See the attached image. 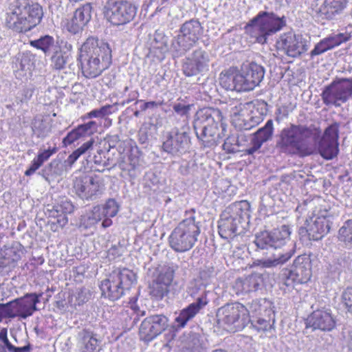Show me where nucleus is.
<instances>
[{
	"label": "nucleus",
	"instance_id": "19",
	"mask_svg": "<svg viewBox=\"0 0 352 352\" xmlns=\"http://www.w3.org/2000/svg\"><path fill=\"white\" fill-rule=\"evenodd\" d=\"M73 188L80 198L86 200L94 199L101 193L99 180L87 175L76 177L74 180Z\"/></svg>",
	"mask_w": 352,
	"mask_h": 352
},
{
	"label": "nucleus",
	"instance_id": "4",
	"mask_svg": "<svg viewBox=\"0 0 352 352\" xmlns=\"http://www.w3.org/2000/svg\"><path fill=\"white\" fill-rule=\"evenodd\" d=\"M43 9L29 0H14L6 13V26L17 32H26L36 27L43 17Z\"/></svg>",
	"mask_w": 352,
	"mask_h": 352
},
{
	"label": "nucleus",
	"instance_id": "56",
	"mask_svg": "<svg viewBox=\"0 0 352 352\" xmlns=\"http://www.w3.org/2000/svg\"><path fill=\"white\" fill-rule=\"evenodd\" d=\"M82 136L93 134L97 129V124L95 121H89L87 123L80 124L78 127Z\"/></svg>",
	"mask_w": 352,
	"mask_h": 352
},
{
	"label": "nucleus",
	"instance_id": "55",
	"mask_svg": "<svg viewBox=\"0 0 352 352\" xmlns=\"http://www.w3.org/2000/svg\"><path fill=\"white\" fill-rule=\"evenodd\" d=\"M34 92V88L33 86H27L18 93L16 99L19 100L21 103L27 102L31 99Z\"/></svg>",
	"mask_w": 352,
	"mask_h": 352
},
{
	"label": "nucleus",
	"instance_id": "8",
	"mask_svg": "<svg viewBox=\"0 0 352 352\" xmlns=\"http://www.w3.org/2000/svg\"><path fill=\"white\" fill-rule=\"evenodd\" d=\"M202 32V28L197 20H190L180 28V34L171 43L170 51L174 58H179L190 50L198 41Z\"/></svg>",
	"mask_w": 352,
	"mask_h": 352
},
{
	"label": "nucleus",
	"instance_id": "57",
	"mask_svg": "<svg viewBox=\"0 0 352 352\" xmlns=\"http://www.w3.org/2000/svg\"><path fill=\"white\" fill-rule=\"evenodd\" d=\"M56 151L57 148L56 146L49 147L47 149L45 150H40L36 157V160L43 164L45 162L48 160L52 155L56 153Z\"/></svg>",
	"mask_w": 352,
	"mask_h": 352
},
{
	"label": "nucleus",
	"instance_id": "1",
	"mask_svg": "<svg viewBox=\"0 0 352 352\" xmlns=\"http://www.w3.org/2000/svg\"><path fill=\"white\" fill-rule=\"evenodd\" d=\"M338 124L329 126L322 134L314 124L290 123L283 128L276 139V148L282 154L305 157L317 153L329 160L337 156Z\"/></svg>",
	"mask_w": 352,
	"mask_h": 352
},
{
	"label": "nucleus",
	"instance_id": "48",
	"mask_svg": "<svg viewBox=\"0 0 352 352\" xmlns=\"http://www.w3.org/2000/svg\"><path fill=\"white\" fill-rule=\"evenodd\" d=\"M69 56L62 54L60 52H56L52 57V66L57 70L63 69L68 61Z\"/></svg>",
	"mask_w": 352,
	"mask_h": 352
},
{
	"label": "nucleus",
	"instance_id": "37",
	"mask_svg": "<svg viewBox=\"0 0 352 352\" xmlns=\"http://www.w3.org/2000/svg\"><path fill=\"white\" fill-rule=\"evenodd\" d=\"M128 160H129V164L123 163L121 164V169L122 170L131 173L136 170L141 166L140 153L137 147L129 149Z\"/></svg>",
	"mask_w": 352,
	"mask_h": 352
},
{
	"label": "nucleus",
	"instance_id": "52",
	"mask_svg": "<svg viewBox=\"0 0 352 352\" xmlns=\"http://www.w3.org/2000/svg\"><path fill=\"white\" fill-rule=\"evenodd\" d=\"M342 303L347 311L352 314V287H348L343 292Z\"/></svg>",
	"mask_w": 352,
	"mask_h": 352
},
{
	"label": "nucleus",
	"instance_id": "41",
	"mask_svg": "<svg viewBox=\"0 0 352 352\" xmlns=\"http://www.w3.org/2000/svg\"><path fill=\"white\" fill-rule=\"evenodd\" d=\"M74 206L69 201H65L63 205L54 206L52 210L47 209L50 211L49 217L61 218L58 220H67V217L64 215L61 217L62 214L71 213L73 211Z\"/></svg>",
	"mask_w": 352,
	"mask_h": 352
},
{
	"label": "nucleus",
	"instance_id": "11",
	"mask_svg": "<svg viewBox=\"0 0 352 352\" xmlns=\"http://www.w3.org/2000/svg\"><path fill=\"white\" fill-rule=\"evenodd\" d=\"M352 97V78H339L326 87L322 93L327 105L340 106Z\"/></svg>",
	"mask_w": 352,
	"mask_h": 352
},
{
	"label": "nucleus",
	"instance_id": "9",
	"mask_svg": "<svg viewBox=\"0 0 352 352\" xmlns=\"http://www.w3.org/2000/svg\"><path fill=\"white\" fill-rule=\"evenodd\" d=\"M199 233L198 223L181 221L169 237L170 245L178 252L188 251L194 246Z\"/></svg>",
	"mask_w": 352,
	"mask_h": 352
},
{
	"label": "nucleus",
	"instance_id": "21",
	"mask_svg": "<svg viewBox=\"0 0 352 352\" xmlns=\"http://www.w3.org/2000/svg\"><path fill=\"white\" fill-rule=\"evenodd\" d=\"M240 71L243 77L247 91H252L258 86L265 76L264 67L255 62L243 63Z\"/></svg>",
	"mask_w": 352,
	"mask_h": 352
},
{
	"label": "nucleus",
	"instance_id": "12",
	"mask_svg": "<svg viewBox=\"0 0 352 352\" xmlns=\"http://www.w3.org/2000/svg\"><path fill=\"white\" fill-rule=\"evenodd\" d=\"M190 146V138L189 128L187 126L180 129L174 128L168 132L162 144L164 151L177 156L188 152Z\"/></svg>",
	"mask_w": 352,
	"mask_h": 352
},
{
	"label": "nucleus",
	"instance_id": "17",
	"mask_svg": "<svg viewBox=\"0 0 352 352\" xmlns=\"http://www.w3.org/2000/svg\"><path fill=\"white\" fill-rule=\"evenodd\" d=\"M210 62V55L206 51L195 50L184 60L183 73L188 77L203 74L209 70Z\"/></svg>",
	"mask_w": 352,
	"mask_h": 352
},
{
	"label": "nucleus",
	"instance_id": "49",
	"mask_svg": "<svg viewBox=\"0 0 352 352\" xmlns=\"http://www.w3.org/2000/svg\"><path fill=\"white\" fill-rule=\"evenodd\" d=\"M274 259L269 258L264 262V265L265 267L275 266L278 264L284 263L291 258L292 254L290 252H287L285 254L278 252V254H274Z\"/></svg>",
	"mask_w": 352,
	"mask_h": 352
},
{
	"label": "nucleus",
	"instance_id": "16",
	"mask_svg": "<svg viewBox=\"0 0 352 352\" xmlns=\"http://www.w3.org/2000/svg\"><path fill=\"white\" fill-rule=\"evenodd\" d=\"M283 275L285 277L284 284L287 287H293L294 283L303 284L311 276V259L307 255L298 256L294 261L290 270H286Z\"/></svg>",
	"mask_w": 352,
	"mask_h": 352
},
{
	"label": "nucleus",
	"instance_id": "51",
	"mask_svg": "<svg viewBox=\"0 0 352 352\" xmlns=\"http://www.w3.org/2000/svg\"><path fill=\"white\" fill-rule=\"evenodd\" d=\"M252 326L258 331H267L272 328L270 320L258 318L256 320H251Z\"/></svg>",
	"mask_w": 352,
	"mask_h": 352
},
{
	"label": "nucleus",
	"instance_id": "58",
	"mask_svg": "<svg viewBox=\"0 0 352 352\" xmlns=\"http://www.w3.org/2000/svg\"><path fill=\"white\" fill-rule=\"evenodd\" d=\"M82 137V133H80L78 128L73 129L72 131L67 133L66 137L63 140V144L65 146L73 144L74 142Z\"/></svg>",
	"mask_w": 352,
	"mask_h": 352
},
{
	"label": "nucleus",
	"instance_id": "13",
	"mask_svg": "<svg viewBox=\"0 0 352 352\" xmlns=\"http://www.w3.org/2000/svg\"><path fill=\"white\" fill-rule=\"evenodd\" d=\"M41 296L42 294L30 293L7 302V318L11 319L19 317L25 319L31 316L37 310L36 304L40 302Z\"/></svg>",
	"mask_w": 352,
	"mask_h": 352
},
{
	"label": "nucleus",
	"instance_id": "38",
	"mask_svg": "<svg viewBox=\"0 0 352 352\" xmlns=\"http://www.w3.org/2000/svg\"><path fill=\"white\" fill-rule=\"evenodd\" d=\"M118 102H116L113 104H106L99 109H95L87 113L85 116L86 118H104L107 116L111 115L116 111L118 109L117 106Z\"/></svg>",
	"mask_w": 352,
	"mask_h": 352
},
{
	"label": "nucleus",
	"instance_id": "25",
	"mask_svg": "<svg viewBox=\"0 0 352 352\" xmlns=\"http://www.w3.org/2000/svg\"><path fill=\"white\" fill-rule=\"evenodd\" d=\"M263 285V276L258 273H253L245 278L236 279L234 283L233 289L237 295H241L256 292Z\"/></svg>",
	"mask_w": 352,
	"mask_h": 352
},
{
	"label": "nucleus",
	"instance_id": "6",
	"mask_svg": "<svg viewBox=\"0 0 352 352\" xmlns=\"http://www.w3.org/2000/svg\"><path fill=\"white\" fill-rule=\"evenodd\" d=\"M217 318L219 324L233 331L244 329L250 321L248 309L239 302L228 303L220 307Z\"/></svg>",
	"mask_w": 352,
	"mask_h": 352
},
{
	"label": "nucleus",
	"instance_id": "7",
	"mask_svg": "<svg viewBox=\"0 0 352 352\" xmlns=\"http://www.w3.org/2000/svg\"><path fill=\"white\" fill-rule=\"evenodd\" d=\"M253 36L258 43L264 44L267 37L276 34L286 25V18L274 12H260L252 21Z\"/></svg>",
	"mask_w": 352,
	"mask_h": 352
},
{
	"label": "nucleus",
	"instance_id": "2",
	"mask_svg": "<svg viewBox=\"0 0 352 352\" xmlns=\"http://www.w3.org/2000/svg\"><path fill=\"white\" fill-rule=\"evenodd\" d=\"M82 72L86 78L100 76L111 63V50L109 45L90 37L80 48L78 58Z\"/></svg>",
	"mask_w": 352,
	"mask_h": 352
},
{
	"label": "nucleus",
	"instance_id": "22",
	"mask_svg": "<svg viewBox=\"0 0 352 352\" xmlns=\"http://www.w3.org/2000/svg\"><path fill=\"white\" fill-rule=\"evenodd\" d=\"M221 86L228 91H247L241 71L234 67L223 70L219 75Z\"/></svg>",
	"mask_w": 352,
	"mask_h": 352
},
{
	"label": "nucleus",
	"instance_id": "64",
	"mask_svg": "<svg viewBox=\"0 0 352 352\" xmlns=\"http://www.w3.org/2000/svg\"><path fill=\"white\" fill-rule=\"evenodd\" d=\"M107 142L109 146V150L110 148H113L118 146V151L119 153L122 150L124 151V149L122 148V146L124 143L120 142L119 137L117 135L109 136L107 138Z\"/></svg>",
	"mask_w": 352,
	"mask_h": 352
},
{
	"label": "nucleus",
	"instance_id": "62",
	"mask_svg": "<svg viewBox=\"0 0 352 352\" xmlns=\"http://www.w3.org/2000/svg\"><path fill=\"white\" fill-rule=\"evenodd\" d=\"M191 105L175 102L173 105L174 111L180 116H187L190 110Z\"/></svg>",
	"mask_w": 352,
	"mask_h": 352
},
{
	"label": "nucleus",
	"instance_id": "26",
	"mask_svg": "<svg viewBox=\"0 0 352 352\" xmlns=\"http://www.w3.org/2000/svg\"><path fill=\"white\" fill-rule=\"evenodd\" d=\"M251 213L250 203L243 200L227 207L222 212L220 220H250Z\"/></svg>",
	"mask_w": 352,
	"mask_h": 352
},
{
	"label": "nucleus",
	"instance_id": "61",
	"mask_svg": "<svg viewBox=\"0 0 352 352\" xmlns=\"http://www.w3.org/2000/svg\"><path fill=\"white\" fill-rule=\"evenodd\" d=\"M0 341L1 342L0 346H3V349H6V350H7L8 352L12 351L15 346L9 341L7 336L6 329H2L0 331Z\"/></svg>",
	"mask_w": 352,
	"mask_h": 352
},
{
	"label": "nucleus",
	"instance_id": "53",
	"mask_svg": "<svg viewBox=\"0 0 352 352\" xmlns=\"http://www.w3.org/2000/svg\"><path fill=\"white\" fill-rule=\"evenodd\" d=\"M85 26L83 23L79 22L76 17L73 16L71 20L67 22L66 28L69 32L75 34L81 32Z\"/></svg>",
	"mask_w": 352,
	"mask_h": 352
},
{
	"label": "nucleus",
	"instance_id": "63",
	"mask_svg": "<svg viewBox=\"0 0 352 352\" xmlns=\"http://www.w3.org/2000/svg\"><path fill=\"white\" fill-rule=\"evenodd\" d=\"M173 279V274L170 271H166L164 273H160L155 280L158 283L165 285L168 288Z\"/></svg>",
	"mask_w": 352,
	"mask_h": 352
},
{
	"label": "nucleus",
	"instance_id": "47",
	"mask_svg": "<svg viewBox=\"0 0 352 352\" xmlns=\"http://www.w3.org/2000/svg\"><path fill=\"white\" fill-rule=\"evenodd\" d=\"M168 292V287L154 280L150 286V294L156 299H162Z\"/></svg>",
	"mask_w": 352,
	"mask_h": 352
},
{
	"label": "nucleus",
	"instance_id": "59",
	"mask_svg": "<svg viewBox=\"0 0 352 352\" xmlns=\"http://www.w3.org/2000/svg\"><path fill=\"white\" fill-rule=\"evenodd\" d=\"M96 153H97L95 154L93 157V160L96 165L102 168H104L110 165L109 160H106L105 157L102 156V155L104 154L103 150L100 148H97Z\"/></svg>",
	"mask_w": 352,
	"mask_h": 352
},
{
	"label": "nucleus",
	"instance_id": "28",
	"mask_svg": "<svg viewBox=\"0 0 352 352\" xmlns=\"http://www.w3.org/2000/svg\"><path fill=\"white\" fill-rule=\"evenodd\" d=\"M349 0H324L318 9V14L326 19H333L346 7Z\"/></svg>",
	"mask_w": 352,
	"mask_h": 352
},
{
	"label": "nucleus",
	"instance_id": "27",
	"mask_svg": "<svg viewBox=\"0 0 352 352\" xmlns=\"http://www.w3.org/2000/svg\"><path fill=\"white\" fill-rule=\"evenodd\" d=\"M119 210V206L113 199H108L104 205L94 206L88 220H111Z\"/></svg>",
	"mask_w": 352,
	"mask_h": 352
},
{
	"label": "nucleus",
	"instance_id": "54",
	"mask_svg": "<svg viewBox=\"0 0 352 352\" xmlns=\"http://www.w3.org/2000/svg\"><path fill=\"white\" fill-rule=\"evenodd\" d=\"M216 275L217 271L212 265L205 266L199 272L200 278L205 282L210 280L212 278H214Z\"/></svg>",
	"mask_w": 352,
	"mask_h": 352
},
{
	"label": "nucleus",
	"instance_id": "18",
	"mask_svg": "<svg viewBox=\"0 0 352 352\" xmlns=\"http://www.w3.org/2000/svg\"><path fill=\"white\" fill-rule=\"evenodd\" d=\"M168 319L162 314L151 315L141 323L140 336L144 341H151L161 334L168 327Z\"/></svg>",
	"mask_w": 352,
	"mask_h": 352
},
{
	"label": "nucleus",
	"instance_id": "42",
	"mask_svg": "<svg viewBox=\"0 0 352 352\" xmlns=\"http://www.w3.org/2000/svg\"><path fill=\"white\" fill-rule=\"evenodd\" d=\"M338 238L346 246H352V221H345L339 230Z\"/></svg>",
	"mask_w": 352,
	"mask_h": 352
},
{
	"label": "nucleus",
	"instance_id": "30",
	"mask_svg": "<svg viewBox=\"0 0 352 352\" xmlns=\"http://www.w3.org/2000/svg\"><path fill=\"white\" fill-rule=\"evenodd\" d=\"M272 303L266 298L253 300L249 306V314H255L256 316H270L272 313Z\"/></svg>",
	"mask_w": 352,
	"mask_h": 352
},
{
	"label": "nucleus",
	"instance_id": "23",
	"mask_svg": "<svg viewBox=\"0 0 352 352\" xmlns=\"http://www.w3.org/2000/svg\"><path fill=\"white\" fill-rule=\"evenodd\" d=\"M78 352H98L101 340L98 334L89 329L80 331L76 337Z\"/></svg>",
	"mask_w": 352,
	"mask_h": 352
},
{
	"label": "nucleus",
	"instance_id": "3",
	"mask_svg": "<svg viewBox=\"0 0 352 352\" xmlns=\"http://www.w3.org/2000/svg\"><path fill=\"white\" fill-rule=\"evenodd\" d=\"M226 126L218 109L203 108L195 116L193 128L197 139L205 147L217 145L226 136Z\"/></svg>",
	"mask_w": 352,
	"mask_h": 352
},
{
	"label": "nucleus",
	"instance_id": "35",
	"mask_svg": "<svg viewBox=\"0 0 352 352\" xmlns=\"http://www.w3.org/2000/svg\"><path fill=\"white\" fill-rule=\"evenodd\" d=\"M18 63H16L17 71L16 73L19 76H26L30 74L33 67L34 57L28 53H23L18 58Z\"/></svg>",
	"mask_w": 352,
	"mask_h": 352
},
{
	"label": "nucleus",
	"instance_id": "40",
	"mask_svg": "<svg viewBox=\"0 0 352 352\" xmlns=\"http://www.w3.org/2000/svg\"><path fill=\"white\" fill-rule=\"evenodd\" d=\"M254 242L257 248L261 250L275 249V243L272 239V235L271 232L267 231L262 232L256 235Z\"/></svg>",
	"mask_w": 352,
	"mask_h": 352
},
{
	"label": "nucleus",
	"instance_id": "31",
	"mask_svg": "<svg viewBox=\"0 0 352 352\" xmlns=\"http://www.w3.org/2000/svg\"><path fill=\"white\" fill-rule=\"evenodd\" d=\"M273 131V122L272 120H269L263 127L260 128L254 134L252 140L256 142V146L261 147L262 144L272 137Z\"/></svg>",
	"mask_w": 352,
	"mask_h": 352
},
{
	"label": "nucleus",
	"instance_id": "39",
	"mask_svg": "<svg viewBox=\"0 0 352 352\" xmlns=\"http://www.w3.org/2000/svg\"><path fill=\"white\" fill-rule=\"evenodd\" d=\"M219 233L222 238L228 239L240 234L234 221H218Z\"/></svg>",
	"mask_w": 352,
	"mask_h": 352
},
{
	"label": "nucleus",
	"instance_id": "32",
	"mask_svg": "<svg viewBox=\"0 0 352 352\" xmlns=\"http://www.w3.org/2000/svg\"><path fill=\"white\" fill-rule=\"evenodd\" d=\"M271 234L275 243V249H277L284 245L289 240L291 230L288 226L283 225L274 229Z\"/></svg>",
	"mask_w": 352,
	"mask_h": 352
},
{
	"label": "nucleus",
	"instance_id": "60",
	"mask_svg": "<svg viewBox=\"0 0 352 352\" xmlns=\"http://www.w3.org/2000/svg\"><path fill=\"white\" fill-rule=\"evenodd\" d=\"M328 50H329V48L325 39L323 38L315 45L314 48L310 52V56L313 58L316 56L322 54Z\"/></svg>",
	"mask_w": 352,
	"mask_h": 352
},
{
	"label": "nucleus",
	"instance_id": "14",
	"mask_svg": "<svg viewBox=\"0 0 352 352\" xmlns=\"http://www.w3.org/2000/svg\"><path fill=\"white\" fill-rule=\"evenodd\" d=\"M200 290L201 287L196 284H192V285L188 287V293L193 297L198 295ZM207 294L208 292L204 288L201 289L200 295L197 296L196 301L190 304L187 307L180 311L179 316L175 319V327L177 328H184L188 321L195 318V316L208 305V300L207 298Z\"/></svg>",
	"mask_w": 352,
	"mask_h": 352
},
{
	"label": "nucleus",
	"instance_id": "45",
	"mask_svg": "<svg viewBox=\"0 0 352 352\" xmlns=\"http://www.w3.org/2000/svg\"><path fill=\"white\" fill-rule=\"evenodd\" d=\"M351 35L347 33H339L333 35H331L328 37L324 38L329 50L333 49L349 40Z\"/></svg>",
	"mask_w": 352,
	"mask_h": 352
},
{
	"label": "nucleus",
	"instance_id": "5",
	"mask_svg": "<svg viewBox=\"0 0 352 352\" xmlns=\"http://www.w3.org/2000/svg\"><path fill=\"white\" fill-rule=\"evenodd\" d=\"M135 274L126 268L114 271L100 285L102 295L111 300L119 299L124 289H129L135 283Z\"/></svg>",
	"mask_w": 352,
	"mask_h": 352
},
{
	"label": "nucleus",
	"instance_id": "46",
	"mask_svg": "<svg viewBox=\"0 0 352 352\" xmlns=\"http://www.w3.org/2000/svg\"><path fill=\"white\" fill-rule=\"evenodd\" d=\"M238 125V129L240 130H250L252 128L256 126L258 123L262 120V118L260 116H251L246 114L245 120L239 121V120H235Z\"/></svg>",
	"mask_w": 352,
	"mask_h": 352
},
{
	"label": "nucleus",
	"instance_id": "36",
	"mask_svg": "<svg viewBox=\"0 0 352 352\" xmlns=\"http://www.w3.org/2000/svg\"><path fill=\"white\" fill-rule=\"evenodd\" d=\"M31 45L42 50L45 54H50L56 49L54 39L52 36L45 35L38 39L32 41Z\"/></svg>",
	"mask_w": 352,
	"mask_h": 352
},
{
	"label": "nucleus",
	"instance_id": "24",
	"mask_svg": "<svg viewBox=\"0 0 352 352\" xmlns=\"http://www.w3.org/2000/svg\"><path fill=\"white\" fill-rule=\"evenodd\" d=\"M329 221H305V226L299 229L301 238L309 241H318L327 234L330 229Z\"/></svg>",
	"mask_w": 352,
	"mask_h": 352
},
{
	"label": "nucleus",
	"instance_id": "44",
	"mask_svg": "<svg viewBox=\"0 0 352 352\" xmlns=\"http://www.w3.org/2000/svg\"><path fill=\"white\" fill-rule=\"evenodd\" d=\"M351 35L347 33H339L333 35H331L328 37L324 38L329 50L333 49L349 40Z\"/></svg>",
	"mask_w": 352,
	"mask_h": 352
},
{
	"label": "nucleus",
	"instance_id": "50",
	"mask_svg": "<svg viewBox=\"0 0 352 352\" xmlns=\"http://www.w3.org/2000/svg\"><path fill=\"white\" fill-rule=\"evenodd\" d=\"M126 96V98L122 100L120 103L118 102V105L124 106L126 104H129L135 100L139 97V91L137 89H133L129 91V87L128 86H125L123 91L121 93V96L124 97L126 96V93L128 92Z\"/></svg>",
	"mask_w": 352,
	"mask_h": 352
},
{
	"label": "nucleus",
	"instance_id": "15",
	"mask_svg": "<svg viewBox=\"0 0 352 352\" xmlns=\"http://www.w3.org/2000/svg\"><path fill=\"white\" fill-rule=\"evenodd\" d=\"M309 45V39L292 32L283 34L276 41L277 49L292 58H296L306 52Z\"/></svg>",
	"mask_w": 352,
	"mask_h": 352
},
{
	"label": "nucleus",
	"instance_id": "33",
	"mask_svg": "<svg viewBox=\"0 0 352 352\" xmlns=\"http://www.w3.org/2000/svg\"><path fill=\"white\" fill-rule=\"evenodd\" d=\"M94 140H90L82 144L79 148L73 151L65 161V164L69 168H72L73 164L78 160V159L85 153L92 150L94 148Z\"/></svg>",
	"mask_w": 352,
	"mask_h": 352
},
{
	"label": "nucleus",
	"instance_id": "34",
	"mask_svg": "<svg viewBox=\"0 0 352 352\" xmlns=\"http://www.w3.org/2000/svg\"><path fill=\"white\" fill-rule=\"evenodd\" d=\"M32 129L34 134L38 137L44 138L51 132V125L49 122L43 120L41 117H36L32 124Z\"/></svg>",
	"mask_w": 352,
	"mask_h": 352
},
{
	"label": "nucleus",
	"instance_id": "43",
	"mask_svg": "<svg viewBox=\"0 0 352 352\" xmlns=\"http://www.w3.org/2000/svg\"><path fill=\"white\" fill-rule=\"evenodd\" d=\"M91 4L86 3L82 6L78 8L74 12V16L86 25L91 18Z\"/></svg>",
	"mask_w": 352,
	"mask_h": 352
},
{
	"label": "nucleus",
	"instance_id": "20",
	"mask_svg": "<svg viewBox=\"0 0 352 352\" xmlns=\"http://www.w3.org/2000/svg\"><path fill=\"white\" fill-rule=\"evenodd\" d=\"M336 324V319L331 309L323 308L314 311L308 316L306 327H311L313 330L330 331L335 328Z\"/></svg>",
	"mask_w": 352,
	"mask_h": 352
},
{
	"label": "nucleus",
	"instance_id": "29",
	"mask_svg": "<svg viewBox=\"0 0 352 352\" xmlns=\"http://www.w3.org/2000/svg\"><path fill=\"white\" fill-rule=\"evenodd\" d=\"M247 105H248L247 103L243 104L239 101H233L226 107V111L229 113L232 122L236 128H238V125L235 120H239L242 122L245 120L248 111L245 109Z\"/></svg>",
	"mask_w": 352,
	"mask_h": 352
},
{
	"label": "nucleus",
	"instance_id": "10",
	"mask_svg": "<svg viewBox=\"0 0 352 352\" xmlns=\"http://www.w3.org/2000/svg\"><path fill=\"white\" fill-rule=\"evenodd\" d=\"M137 8L124 0H109L104 6V16L113 25L129 23L136 14Z\"/></svg>",
	"mask_w": 352,
	"mask_h": 352
}]
</instances>
